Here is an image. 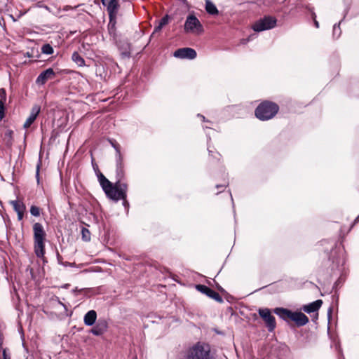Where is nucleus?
<instances>
[{
  "mask_svg": "<svg viewBox=\"0 0 359 359\" xmlns=\"http://www.w3.org/2000/svg\"><path fill=\"white\" fill-rule=\"evenodd\" d=\"M278 106L271 102H264L261 103L255 110L257 118L265 121L272 118L278 112Z\"/></svg>",
  "mask_w": 359,
  "mask_h": 359,
  "instance_id": "4",
  "label": "nucleus"
},
{
  "mask_svg": "<svg viewBox=\"0 0 359 359\" xmlns=\"http://www.w3.org/2000/svg\"><path fill=\"white\" fill-rule=\"evenodd\" d=\"M40 110H41L40 106L36 105V104L33 106L29 117L27 118L26 121L24 123V128H28L29 127H30V126L36 120L38 114L40 112Z\"/></svg>",
  "mask_w": 359,
  "mask_h": 359,
  "instance_id": "12",
  "label": "nucleus"
},
{
  "mask_svg": "<svg viewBox=\"0 0 359 359\" xmlns=\"http://www.w3.org/2000/svg\"><path fill=\"white\" fill-rule=\"evenodd\" d=\"M274 312L283 320L293 321L298 326L304 325L309 321L307 316L302 312H292L283 308H276Z\"/></svg>",
  "mask_w": 359,
  "mask_h": 359,
  "instance_id": "3",
  "label": "nucleus"
},
{
  "mask_svg": "<svg viewBox=\"0 0 359 359\" xmlns=\"http://www.w3.org/2000/svg\"><path fill=\"white\" fill-rule=\"evenodd\" d=\"M81 233H82V237L84 241H88L90 240V231L87 229L83 228L82 229Z\"/></svg>",
  "mask_w": 359,
  "mask_h": 359,
  "instance_id": "25",
  "label": "nucleus"
},
{
  "mask_svg": "<svg viewBox=\"0 0 359 359\" xmlns=\"http://www.w3.org/2000/svg\"><path fill=\"white\" fill-rule=\"evenodd\" d=\"M34 248L38 257H43L45 254V239L46 233L41 224L36 222L33 225Z\"/></svg>",
  "mask_w": 359,
  "mask_h": 359,
  "instance_id": "2",
  "label": "nucleus"
},
{
  "mask_svg": "<svg viewBox=\"0 0 359 359\" xmlns=\"http://www.w3.org/2000/svg\"><path fill=\"white\" fill-rule=\"evenodd\" d=\"M358 219H359V215H358V217H357V220H358Z\"/></svg>",
  "mask_w": 359,
  "mask_h": 359,
  "instance_id": "39",
  "label": "nucleus"
},
{
  "mask_svg": "<svg viewBox=\"0 0 359 359\" xmlns=\"http://www.w3.org/2000/svg\"><path fill=\"white\" fill-rule=\"evenodd\" d=\"M115 18L116 17H109L110 20L108 25V29L110 34H112L115 29Z\"/></svg>",
  "mask_w": 359,
  "mask_h": 359,
  "instance_id": "21",
  "label": "nucleus"
},
{
  "mask_svg": "<svg viewBox=\"0 0 359 359\" xmlns=\"http://www.w3.org/2000/svg\"><path fill=\"white\" fill-rule=\"evenodd\" d=\"M331 311H332L331 308H329V309H328V316H329V317L330 316Z\"/></svg>",
  "mask_w": 359,
  "mask_h": 359,
  "instance_id": "34",
  "label": "nucleus"
},
{
  "mask_svg": "<svg viewBox=\"0 0 359 359\" xmlns=\"http://www.w3.org/2000/svg\"><path fill=\"white\" fill-rule=\"evenodd\" d=\"M13 205V209L18 213V217L19 220H21L24 215V212L25 210V206L23 203L19 201H13L11 202Z\"/></svg>",
  "mask_w": 359,
  "mask_h": 359,
  "instance_id": "14",
  "label": "nucleus"
},
{
  "mask_svg": "<svg viewBox=\"0 0 359 359\" xmlns=\"http://www.w3.org/2000/svg\"><path fill=\"white\" fill-rule=\"evenodd\" d=\"M276 25V20L273 17H265L256 22L252 28L255 32H262L273 28Z\"/></svg>",
  "mask_w": 359,
  "mask_h": 359,
  "instance_id": "7",
  "label": "nucleus"
},
{
  "mask_svg": "<svg viewBox=\"0 0 359 359\" xmlns=\"http://www.w3.org/2000/svg\"><path fill=\"white\" fill-rule=\"evenodd\" d=\"M97 313L95 311L90 310L84 316L83 321L86 325L91 326L95 323Z\"/></svg>",
  "mask_w": 359,
  "mask_h": 359,
  "instance_id": "15",
  "label": "nucleus"
},
{
  "mask_svg": "<svg viewBox=\"0 0 359 359\" xmlns=\"http://www.w3.org/2000/svg\"><path fill=\"white\" fill-rule=\"evenodd\" d=\"M196 52L191 48H183L177 49L174 53V56L179 58L194 59L196 57Z\"/></svg>",
  "mask_w": 359,
  "mask_h": 359,
  "instance_id": "9",
  "label": "nucleus"
},
{
  "mask_svg": "<svg viewBox=\"0 0 359 359\" xmlns=\"http://www.w3.org/2000/svg\"><path fill=\"white\" fill-rule=\"evenodd\" d=\"M209 349L201 344H196L188 352L187 359H210Z\"/></svg>",
  "mask_w": 359,
  "mask_h": 359,
  "instance_id": "6",
  "label": "nucleus"
},
{
  "mask_svg": "<svg viewBox=\"0 0 359 359\" xmlns=\"http://www.w3.org/2000/svg\"><path fill=\"white\" fill-rule=\"evenodd\" d=\"M184 29L186 33H191L196 35L203 33L204 29L198 19L194 15H189L186 19Z\"/></svg>",
  "mask_w": 359,
  "mask_h": 359,
  "instance_id": "5",
  "label": "nucleus"
},
{
  "mask_svg": "<svg viewBox=\"0 0 359 359\" xmlns=\"http://www.w3.org/2000/svg\"><path fill=\"white\" fill-rule=\"evenodd\" d=\"M196 288L198 291L201 292L203 294H206L208 297L217 301L222 302V299L220 295L215 291L212 290L210 287L204 285H196Z\"/></svg>",
  "mask_w": 359,
  "mask_h": 359,
  "instance_id": "10",
  "label": "nucleus"
},
{
  "mask_svg": "<svg viewBox=\"0 0 359 359\" xmlns=\"http://www.w3.org/2000/svg\"><path fill=\"white\" fill-rule=\"evenodd\" d=\"M6 101V93L4 88L0 89V104L4 105Z\"/></svg>",
  "mask_w": 359,
  "mask_h": 359,
  "instance_id": "22",
  "label": "nucleus"
},
{
  "mask_svg": "<svg viewBox=\"0 0 359 359\" xmlns=\"http://www.w3.org/2000/svg\"><path fill=\"white\" fill-rule=\"evenodd\" d=\"M112 146L116 149V153H117V156H118V160H117V172H118V175H123V164H122V158H121V152H120V150H119V147H118V145L114 144H112Z\"/></svg>",
  "mask_w": 359,
  "mask_h": 359,
  "instance_id": "17",
  "label": "nucleus"
},
{
  "mask_svg": "<svg viewBox=\"0 0 359 359\" xmlns=\"http://www.w3.org/2000/svg\"><path fill=\"white\" fill-rule=\"evenodd\" d=\"M163 27L159 23L154 29V32H159Z\"/></svg>",
  "mask_w": 359,
  "mask_h": 359,
  "instance_id": "31",
  "label": "nucleus"
},
{
  "mask_svg": "<svg viewBox=\"0 0 359 359\" xmlns=\"http://www.w3.org/2000/svg\"><path fill=\"white\" fill-rule=\"evenodd\" d=\"M30 213L35 217L40 215V210L38 207L32 205L30 208Z\"/></svg>",
  "mask_w": 359,
  "mask_h": 359,
  "instance_id": "24",
  "label": "nucleus"
},
{
  "mask_svg": "<svg viewBox=\"0 0 359 359\" xmlns=\"http://www.w3.org/2000/svg\"><path fill=\"white\" fill-rule=\"evenodd\" d=\"M0 337H2L1 334H0Z\"/></svg>",
  "mask_w": 359,
  "mask_h": 359,
  "instance_id": "40",
  "label": "nucleus"
},
{
  "mask_svg": "<svg viewBox=\"0 0 359 359\" xmlns=\"http://www.w3.org/2000/svg\"><path fill=\"white\" fill-rule=\"evenodd\" d=\"M259 314L264 320L269 332L273 331L276 327V320L269 309H259Z\"/></svg>",
  "mask_w": 359,
  "mask_h": 359,
  "instance_id": "8",
  "label": "nucleus"
},
{
  "mask_svg": "<svg viewBox=\"0 0 359 359\" xmlns=\"http://www.w3.org/2000/svg\"><path fill=\"white\" fill-rule=\"evenodd\" d=\"M107 330V323L105 320L99 321L98 323L93 327L91 332L95 336L102 335Z\"/></svg>",
  "mask_w": 359,
  "mask_h": 359,
  "instance_id": "13",
  "label": "nucleus"
},
{
  "mask_svg": "<svg viewBox=\"0 0 359 359\" xmlns=\"http://www.w3.org/2000/svg\"><path fill=\"white\" fill-rule=\"evenodd\" d=\"M304 311L307 313L313 312L314 311V302H311L309 305L304 306Z\"/></svg>",
  "mask_w": 359,
  "mask_h": 359,
  "instance_id": "26",
  "label": "nucleus"
},
{
  "mask_svg": "<svg viewBox=\"0 0 359 359\" xmlns=\"http://www.w3.org/2000/svg\"><path fill=\"white\" fill-rule=\"evenodd\" d=\"M75 265V263H69V262H67L65 264V266H74Z\"/></svg>",
  "mask_w": 359,
  "mask_h": 359,
  "instance_id": "33",
  "label": "nucleus"
},
{
  "mask_svg": "<svg viewBox=\"0 0 359 359\" xmlns=\"http://www.w3.org/2000/svg\"><path fill=\"white\" fill-rule=\"evenodd\" d=\"M3 356L4 359H10V358L7 355L6 350L3 351Z\"/></svg>",
  "mask_w": 359,
  "mask_h": 359,
  "instance_id": "32",
  "label": "nucleus"
},
{
  "mask_svg": "<svg viewBox=\"0 0 359 359\" xmlns=\"http://www.w3.org/2000/svg\"><path fill=\"white\" fill-rule=\"evenodd\" d=\"M118 9V0H110L107 4L109 17H116Z\"/></svg>",
  "mask_w": 359,
  "mask_h": 359,
  "instance_id": "16",
  "label": "nucleus"
},
{
  "mask_svg": "<svg viewBox=\"0 0 359 359\" xmlns=\"http://www.w3.org/2000/svg\"><path fill=\"white\" fill-rule=\"evenodd\" d=\"M6 101V93L4 88L0 89V104L4 105Z\"/></svg>",
  "mask_w": 359,
  "mask_h": 359,
  "instance_id": "23",
  "label": "nucleus"
},
{
  "mask_svg": "<svg viewBox=\"0 0 359 359\" xmlns=\"http://www.w3.org/2000/svg\"><path fill=\"white\" fill-rule=\"evenodd\" d=\"M220 187V186L217 185V188H218V187ZM222 187H225V185H223V186H222Z\"/></svg>",
  "mask_w": 359,
  "mask_h": 359,
  "instance_id": "38",
  "label": "nucleus"
},
{
  "mask_svg": "<svg viewBox=\"0 0 359 359\" xmlns=\"http://www.w3.org/2000/svg\"><path fill=\"white\" fill-rule=\"evenodd\" d=\"M55 72L52 68H48L42 72L36 80V83L39 85H43L47 81L53 79L55 77Z\"/></svg>",
  "mask_w": 359,
  "mask_h": 359,
  "instance_id": "11",
  "label": "nucleus"
},
{
  "mask_svg": "<svg viewBox=\"0 0 359 359\" xmlns=\"http://www.w3.org/2000/svg\"><path fill=\"white\" fill-rule=\"evenodd\" d=\"M169 22V16L168 15H165L159 22V23L164 27Z\"/></svg>",
  "mask_w": 359,
  "mask_h": 359,
  "instance_id": "28",
  "label": "nucleus"
},
{
  "mask_svg": "<svg viewBox=\"0 0 359 359\" xmlns=\"http://www.w3.org/2000/svg\"><path fill=\"white\" fill-rule=\"evenodd\" d=\"M102 2L104 5H105V0H102Z\"/></svg>",
  "mask_w": 359,
  "mask_h": 359,
  "instance_id": "37",
  "label": "nucleus"
},
{
  "mask_svg": "<svg viewBox=\"0 0 359 359\" xmlns=\"http://www.w3.org/2000/svg\"><path fill=\"white\" fill-rule=\"evenodd\" d=\"M341 34V30L339 27V24L337 25L335 24L333 27V34L334 36H337V37H339Z\"/></svg>",
  "mask_w": 359,
  "mask_h": 359,
  "instance_id": "27",
  "label": "nucleus"
},
{
  "mask_svg": "<svg viewBox=\"0 0 359 359\" xmlns=\"http://www.w3.org/2000/svg\"><path fill=\"white\" fill-rule=\"evenodd\" d=\"M41 52L43 54L50 55L53 53V48L50 44L46 43L42 46Z\"/></svg>",
  "mask_w": 359,
  "mask_h": 359,
  "instance_id": "20",
  "label": "nucleus"
},
{
  "mask_svg": "<svg viewBox=\"0 0 359 359\" xmlns=\"http://www.w3.org/2000/svg\"><path fill=\"white\" fill-rule=\"evenodd\" d=\"M199 116L203 118V121H205V116H203L202 115H199Z\"/></svg>",
  "mask_w": 359,
  "mask_h": 359,
  "instance_id": "36",
  "label": "nucleus"
},
{
  "mask_svg": "<svg viewBox=\"0 0 359 359\" xmlns=\"http://www.w3.org/2000/svg\"><path fill=\"white\" fill-rule=\"evenodd\" d=\"M322 304H323V302L322 300L319 299V300H316V311L320 308V306H322Z\"/></svg>",
  "mask_w": 359,
  "mask_h": 359,
  "instance_id": "30",
  "label": "nucleus"
},
{
  "mask_svg": "<svg viewBox=\"0 0 359 359\" xmlns=\"http://www.w3.org/2000/svg\"><path fill=\"white\" fill-rule=\"evenodd\" d=\"M72 57L73 61L75 62L79 66L82 67L85 65L83 58L77 52H74L72 54Z\"/></svg>",
  "mask_w": 359,
  "mask_h": 359,
  "instance_id": "19",
  "label": "nucleus"
},
{
  "mask_svg": "<svg viewBox=\"0 0 359 359\" xmlns=\"http://www.w3.org/2000/svg\"><path fill=\"white\" fill-rule=\"evenodd\" d=\"M97 178L102 189L104 190L107 197L114 201L126 198L128 188L126 183L121 182L118 180L114 185L101 172L97 174Z\"/></svg>",
  "mask_w": 359,
  "mask_h": 359,
  "instance_id": "1",
  "label": "nucleus"
},
{
  "mask_svg": "<svg viewBox=\"0 0 359 359\" xmlns=\"http://www.w3.org/2000/svg\"><path fill=\"white\" fill-rule=\"evenodd\" d=\"M205 10L209 14L211 15H215L218 13L217 8L210 0L205 1Z\"/></svg>",
  "mask_w": 359,
  "mask_h": 359,
  "instance_id": "18",
  "label": "nucleus"
},
{
  "mask_svg": "<svg viewBox=\"0 0 359 359\" xmlns=\"http://www.w3.org/2000/svg\"><path fill=\"white\" fill-rule=\"evenodd\" d=\"M315 25H316V27H318V23L316 20Z\"/></svg>",
  "mask_w": 359,
  "mask_h": 359,
  "instance_id": "35",
  "label": "nucleus"
},
{
  "mask_svg": "<svg viewBox=\"0 0 359 359\" xmlns=\"http://www.w3.org/2000/svg\"><path fill=\"white\" fill-rule=\"evenodd\" d=\"M4 117V105L0 104V120Z\"/></svg>",
  "mask_w": 359,
  "mask_h": 359,
  "instance_id": "29",
  "label": "nucleus"
}]
</instances>
